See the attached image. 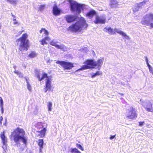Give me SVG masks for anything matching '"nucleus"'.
<instances>
[{"mask_svg": "<svg viewBox=\"0 0 153 153\" xmlns=\"http://www.w3.org/2000/svg\"><path fill=\"white\" fill-rule=\"evenodd\" d=\"M88 26V24L85 18L81 17L79 18L77 22L70 26L67 30L74 33L81 32L83 30L86 29Z\"/></svg>", "mask_w": 153, "mask_h": 153, "instance_id": "1", "label": "nucleus"}, {"mask_svg": "<svg viewBox=\"0 0 153 153\" xmlns=\"http://www.w3.org/2000/svg\"><path fill=\"white\" fill-rule=\"evenodd\" d=\"M25 135V132L24 129L17 127L11 132L10 138L12 139L15 143H18L21 140L24 144H26L27 139Z\"/></svg>", "mask_w": 153, "mask_h": 153, "instance_id": "2", "label": "nucleus"}, {"mask_svg": "<svg viewBox=\"0 0 153 153\" xmlns=\"http://www.w3.org/2000/svg\"><path fill=\"white\" fill-rule=\"evenodd\" d=\"M28 35L27 33L23 34L22 36L16 40V42L20 41L18 49L21 52L26 51L30 47L29 41L27 39Z\"/></svg>", "mask_w": 153, "mask_h": 153, "instance_id": "3", "label": "nucleus"}, {"mask_svg": "<svg viewBox=\"0 0 153 153\" xmlns=\"http://www.w3.org/2000/svg\"><path fill=\"white\" fill-rule=\"evenodd\" d=\"M102 62V60L101 59H98L97 61H95L93 59H87L84 62L85 64H86V65L82 66L79 70L90 69L91 67L89 66V65L92 67H96L99 70H100L101 67Z\"/></svg>", "mask_w": 153, "mask_h": 153, "instance_id": "4", "label": "nucleus"}, {"mask_svg": "<svg viewBox=\"0 0 153 153\" xmlns=\"http://www.w3.org/2000/svg\"><path fill=\"white\" fill-rule=\"evenodd\" d=\"M68 1L70 3L71 10L72 12H76L79 14L81 12L82 10H83L84 5L80 4L71 0H68Z\"/></svg>", "mask_w": 153, "mask_h": 153, "instance_id": "5", "label": "nucleus"}, {"mask_svg": "<svg viewBox=\"0 0 153 153\" xmlns=\"http://www.w3.org/2000/svg\"><path fill=\"white\" fill-rule=\"evenodd\" d=\"M56 63L59 64L64 70H70L74 67V63L70 62L57 61Z\"/></svg>", "mask_w": 153, "mask_h": 153, "instance_id": "6", "label": "nucleus"}, {"mask_svg": "<svg viewBox=\"0 0 153 153\" xmlns=\"http://www.w3.org/2000/svg\"><path fill=\"white\" fill-rule=\"evenodd\" d=\"M137 115L135 109L131 107L127 112L126 117L129 119L133 120L136 118Z\"/></svg>", "mask_w": 153, "mask_h": 153, "instance_id": "7", "label": "nucleus"}, {"mask_svg": "<svg viewBox=\"0 0 153 153\" xmlns=\"http://www.w3.org/2000/svg\"><path fill=\"white\" fill-rule=\"evenodd\" d=\"M65 18L67 22L70 23L76 21L77 19V16L71 14L68 15L65 17Z\"/></svg>", "mask_w": 153, "mask_h": 153, "instance_id": "8", "label": "nucleus"}, {"mask_svg": "<svg viewBox=\"0 0 153 153\" xmlns=\"http://www.w3.org/2000/svg\"><path fill=\"white\" fill-rule=\"evenodd\" d=\"M52 79L48 78L45 81V85L44 86V89L45 92L51 89V82Z\"/></svg>", "mask_w": 153, "mask_h": 153, "instance_id": "9", "label": "nucleus"}, {"mask_svg": "<svg viewBox=\"0 0 153 153\" xmlns=\"http://www.w3.org/2000/svg\"><path fill=\"white\" fill-rule=\"evenodd\" d=\"M61 12V10L58 7L57 5L54 4L52 10V13L53 15L56 16H59L60 15Z\"/></svg>", "mask_w": 153, "mask_h": 153, "instance_id": "10", "label": "nucleus"}, {"mask_svg": "<svg viewBox=\"0 0 153 153\" xmlns=\"http://www.w3.org/2000/svg\"><path fill=\"white\" fill-rule=\"evenodd\" d=\"M94 22L95 24L99 23L104 24L105 22V19H101L99 16H97L96 17L95 20L94 21Z\"/></svg>", "mask_w": 153, "mask_h": 153, "instance_id": "11", "label": "nucleus"}, {"mask_svg": "<svg viewBox=\"0 0 153 153\" xmlns=\"http://www.w3.org/2000/svg\"><path fill=\"white\" fill-rule=\"evenodd\" d=\"M109 6L111 8H113L117 7L118 3L116 0H110Z\"/></svg>", "mask_w": 153, "mask_h": 153, "instance_id": "12", "label": "nucleus"}, {"mask_svg": "<svg viewBox=\"0 0 153 153\" xmlns=\"http://www.w3.org/2000/svg\"><path fill=\"white\" fill-rule=\"evenodd\" d=\"M5 132L4 131L1 132L0 134V138L1 139L3 144L4 145H6L7 142L6 137L5 136Z\"/></svg>", "mask_w": 153, "mask_h": 153, "instance_id": "13", "label": "nucleus"}, {"mask_svg": "<svg viewBox=\"0 0 153 153\" xmlns=\"http://www.w3.org/2000/svg\"><path fill=\"white\" fill-rule=\"evenodd\" d=\"M38 146H39V152L40 153L42 152V149L43 148L44 144V140L43 139H39L38 143Z\"/></svg>", "mask_w": 153, "mask_h": 153, "instance_id": "14", "label": "nucleus"}, {"mask_svg": "<svg viewBox=\"0 0 153 153\" xmlns=\"http://www.w3.org/2000/svg\"><path fill=\"white\" fill-rule=\"evenodd\" d=\"M96 14V13L94 10H91L87 13L85 16L87 17L91 18Z\"/></svg>", "mask_w": 153, "mask_h": 153, "instance_id": "15", "label": "nucleus"}, {"mask_svg": "<svg viewBox=\"0 0 153 153\" xmlns=\"http://www.w3.org/2000/svg\"><path fill=\"white\" fill-rule=\"evenodd\" d=\"M46 131V128H44L43 129L41 130L37 131V132L39 133L38 135V136H39L40 137L42 138L44 137L45 135Z\"/></svg>", "mask_w": 153, "mask_h": 153, "instance_id": "16", "label": "nucleus"}, {"mask_svg": "<svg viewBox=\"0 0 153 153\" xmlns=\"http://www.w3.org/2000/svg\"><path fill=\"white\" fill-rule=\"evenodd\" d=\"M46 124L42 122H38L36 124V127L38 129H40L44 128H46L45 127L46 126Z\"/></svg>", "mask_w": 153, "mask_h": 153, "instance_id": "17", "label": "nucleus"}, {"mask_svg": "<svg viewBox=\"0 0 153 153\" xmlns=\"http://www.w3.org/2000/svg\"><path fill=\"white\" fill-rule=\"evenodd\" d=\"M104 29L105 32H108V33L110 34H115V30H117L116 29H113L111 27H109L108 28L105 27Z\"/></svg>", "mask_w": 153, "mask_h": 153, "instance_id": "18", "label": "nucleus"}, {"mask_svg": "<svg viewBox=\"0 0 153 153\" xmlns=\"http://www.w3.org/2000/svg\"><path fill=\"white\" fill-rule=\"evenodd\" d=\"M145 18H144L143 20H142V21L141 22V23L144 25H145L146 26H149V25H150V24L151 23L150 22V21L149 19L147 20L146 19V17Z\"/></svg>", "mask_w": 153, "mask_h": 153, "instance_id": "19", "label": "nucleus"}, {"mask_svg": "<svg viewBox=\"0 0 153 153\" xmlns=\"http://www.w3.org/2000/svg\"><path fill=\"white\" fill-rule=\"evenodd\" d=\"M49 40H50V38L48 36H46L40 40V41L41 42V44L42 45H44L45 44H47V43L46 42V41Z\"/></svg>", "mask_w": 153, "mask_h": 153, "instance_id": "20", "label": "nucleus"}, {"mask_svg": "<svg viewBox=\"0 0 153 153\" xmlns=\"http://www.w3.org/2000/svg\"><path fill=\"white\" fill-rule=\"evenodd\" d=\"M37 55V54L35 51H32L28 55V57L30 58H33L36 57Z\"/></svg>", "mask_w": 153, "mask_h": 153, "instance_id": "21", "label": "nucleus"}, {"mask_svg": "<svg viewBox=\"0 0 153 153\" xmlns=\"http://www.w3.org/2000/svg\"><path fill=\"white\" fill-rule=\"evenodd\" d=\"M152 104L151 103L149 104V108L146 107V110L148 112H153V108H152Z\"/></svg>", "mask_w": 153, "mask_h": 153, "instance_id": "22", "label": "nucleus"}, {"mask_svg": "<svg viewBox=\"0 0 153 153\" xmlns=\"http://www.w3.org/2000/svg\"><path fill=\"white\" fill-rule=\"evenodd\" d=\"M71 153H81L76 148H71Z\"/></svg>", "mask_w": 153, "mask_h": 153, "instance_id": "23", "label": "nucleus"}, {"mask_svg": "<svg viewBox=\"0 0 153 153\" xmlns=\"http://www.w3.org/2000/svg\"><path fill=\"white\" fill-rule=\"evenodd\" d=\"M43 31L44 32V33L47 36L48 35V31L45 28H42L39 31V32L41 33Z\"/></svg>", "mask_w": 153, "mask_h": 153, "instance_id": "24", "label": "nucleus"}, {"mask_svg": "<svg viewBox=\"0 0 153 153\" xmlns=\"http://www.w3.org/2000/svg\"><path fill=\"white\" fill-rule=\"evenodd\" d=\"M146 16H147L150 21L152 20L153 21V14L151 13H149L147 15H146Z\"/></svg>", "mask_w": 153, "mask_h": 153, "instance_id": "25", "label": "nucleus"}, {"mask_svg": "<svg viewBox=\"0 0 153 153\" xmlns=\"http://www.w3.org/2000/svg\"><path fill=\"white\" fill-rule=\"evenodd\" d=\"M45 78L48 79V74L46 73H43L42 74V76L41 77L40 80L41 81Z\"/></svg>", "mask_w": 153, "mask_h": 153, "instance_id": "26", "label": "nucleus"}, {"mask_svg": "<svg viewBox=\"0 0 153 153\" xmlns=\"http://www.w3.org/2000/svg\"><path fill=\"white\" fill-rule=\"evenodd\" d=\"M52 106V103L51 102H49L48 103V111H50L51 110V107Z\"/></svg>", "mask_w": 153, "mask_h": 153, "instance_id": "27", "label": "nucleus"}, {"mask_svg": "<svg viewBox=\"0 0 153 153\" xmlns=\"http://www.w3.org/2000/svg\"><path fill=\"white\" fill-rule=\"evenodd\" d=\"M117 33L119 34L120 35H122L124 37L127 36L126 34L123 31H116Z\"/></svg>", "mask_w": 153, "mask_h": 153, "instance_id": "28", "label": "nucleus"}, {"mask_svg": "<svg viewBox=\"0 0 153 153\" xmlns=\"http://www.w3.org/2000/svg\"><path fill=\"white\" fill-rule=\"evenodd\" d=\"M55 47L56 48L61 49H64V46L63 45H58L56 44V45L55 46Z\"/></svg>", "mask_w": 153, "mask_h": 153, "instance_id": "29", "label": "nucleus"}, {"mask_svg": "<svg viewBox=\"0 0 153 153\" xmlns=\"http://www.w3.org/2000/svg\"><path fill=\"white\" fill-rule=\"evenodd\" d=\"M102 73H100V72L97 71L96 72L93 74L91 76V77L92 78H94L97 75H99L101 74Z\"/></svg>", "mask_w": 153, "mask_h": 153, "instance_id": "30", "label": "nucleus"}, {"mask_svg": "<svg viewBox=\"0 0 153 153\" xmlns=\"http://www.w3.org/2000/svg\"><path fill=\"white\" fill-rule=\"evenodd\" d=\"M76 146L79 149L81 150L82 151L84 150V149L82 147V146L81 145H80V144H79L78 143H76Z\"/></svg>", "mask_w": 153, "mask_h": 153, "instance_id": "31", "label": "nucleus"}, {"mask_svg": "<svg viewBox=\"0 0 153 153\" xmlns=\"http://www.w3.org/2000/svg\"><path fill=\"white\" fill-rule=\"evenodd\" d=\"M45 8V5L44 4H43L39 6V10L40 11H41L44 10Z\"/></svg>", "mask_w": 153, "mask_h": 153, "instance_id": "32", "label": "nucleus"}, {"mask_svg": "<svg viewBox=\"0 0 153 153\" xmlns=\"http://www.w3.org/2000/svg\"><path fill=\"white\" fill-rule=\"evenodd\" d=\"M7 0L11 4H16V0Z\"/></svg>", "mask_w": 153, "mask_h": 153, "instance_id": "33", "label": "nucleus"}, {"mask_svg": "<svg viewBox=\"0 0 153 153\" xmlns=\"http://www.w3.org/2000/svg\"><path fill=\"white\" fill-rule=\"evenodd\" d=\"M147 66L148 67L150 72L153 74V70L151 67L150 66L149 64L147 65Z\"/></svg>", "mask_w": 153, "mask_h": 153, "instance_id": "34", "label": "nucleus"}, {"mask_svg": "<svg viewBox=\"0 0 153 153\" xmlns=\"http://www.w3.org/2000/svg\"><path fill=\"white\" fill-rule=\"evenodd\" d=\"M149 0H144L143 1L140 2V4H141V5H143V4H145Z\"/></svg>", "mask_w": 153, "mask_h": 153, "instance_id": "35", "label": "nucleus"}, {"mask_svg": "<svg viewBox=\"0 0 153 153\" xmlns=\"http://www.w3.org/2000/svg\"><path fill=\"white\" fill-rule=\"evenodd\" d=\"M0 107H2L3 106V102L2 100V99L1 97H0Z\"/></svg>", "mask_w": 153, "mask_h": 153, "instance_id": "36", "label": "nucleus"}, {"mask_svg": "<svg viewBox=\"0 0 153 153\" xmlns=\"http://www.w3.org/2000/svg\"><path fill=\"white\" fill-rule=\"evenodd\" d=\"M50 45L55 46L56 45V43L55 42H53V41H51L50 43Z\"/></svg>", "mask_w": 153, "mask_h": 153, "instance_id": "37", "label": "nucleus"}, {"mask_svg": "<svg viewBox=\"0 0 153 153\" xmlns=\"http://www.w3.org/2000/svg\"><path fill=\"white\" fill-rule=\"evenodd\" d=\"M14 72L15 74H17L18 75H19L21 72L16 70H15Z\"/></svg>", "mask_w": 153, "mask_h": 153, "instance_id": "38", "label": "nucleus"}, {"mask_svg": "<svg viewBox=\"0 0 153 153\" xmlns=\"http://www.w3.org/2000/svg\"><path fill=\"white\" fill-rule=\"evenodd\" d=\"M40 74H37L36 75V76L37 77V78L39 80V81H41V80H40L41 78L40 77Z\"/></svg>", "mask_w": 153, "mask_h": 153, "instance_id": "39", "label": "nucleus"}, {"mask_svg": "<svg viewBox=\"0 0 153 153\" xmlns=\"http://www.w3.org/2000/svg\"><path fill=\"white\" fill-rule=\"evenodd\" d=\"M144 123V121L140 122H139V125L140 126H141L143 125V123Z\"/></svg>", "mask_w": 153, "mask_h": 153, "instance_id": "40", "label": "nucleus"}, {"mask_svg": "<svg viewBox=\"0 0 153 153\" xmlns=\"http://www.w3.org/2000/svg\"><path fill=\"white\" fill-rule=\"evenodd\" d=\"M19 76V78H21L23 77V74L21 72L18 75Z\"/></svg>", "mask_w": 153, "mask_h": 153, "instance_id": "41", "label": "nucleus"}, {"mask_svg": "<svg viewBox=\"0 0 153 153\" xmlns=\"http://www.w3.org/2000/svg\"><path fill=\"white\" fill-rule=\"evenodd\" d=\"M27 88L29 90H30L31 87L29 83H27Z\"/></svg>", "mask_w": 153, "mask_h": 153, "instance_id": "42", "label": "nucleus"}, {"mask_svg": "<svg viewBox=\"0 0 153 153\" xmlns=\"http://www.w3.org/2000/svg\"><path fill=\"white\" fill-rule=\"evenodd\" d=\"M13 20L14 21V22H13V24L14 25L17 24H18V22L16 21V19H13Z\"/></svg>", "mask_w": 153, "mask_h": 153, "instance_id": "43", "label": "nucleus"}, {"mask_svg": "<svg viewBox=\"0 0 153 153\" xmlns=\"http://www.w3.org/2000/svg\"><path fill=\"white\" fill-rule=\"evenodd\" d=\"M3 120V117L1 116L0 117V125H1L2 124V121Z\"/></svg>", "mask_w": 153, "mask_h": 153, "instance_id": "44", "label": "nucleus"}, {"mask_svg": "<svg viewBox=\"0 0 153 153\" xmlns=\"http://www.w3.org/2000/svg\"><path fill=\"white\" fill-rule=\"evenodd\" d=\"M145 60H146L147 65L149 64L148 63V59L146 57H145Z\"/></svg>", "mask_w": 153, "mask_h": 153, "instance_id": "45", "label": "nucleus"}, {"mask_svg": "<svg viewBox=\"0 0 153 153\" xmlns=\"http://www.w3.org/2000/svg\"><path fill=\"white\" fill-rule=\"evenodd\" d=\"M115 136V135H114L113 136H111L110 137V139L111 140L113 139Z\"/></svg>", "mask_w": 153, "mask_h": 153, "instance_id": "46", "label": "nucleus"}, {"mask_svg": "<svg viewBox=\"0 0 153 153\" xmlns=\"http://www.w3.org/2000/svg\"><path fill=\"white\" fill-rule=\"evenodd\" d=\"M1 113L3 114L4 112V109H3V106H2V107H1Z\"/></svg>", "mask_w": 153, "mask_h": 153, "instance_id": "47", "label": "nucleus"}, {"mask_svg": "<svg viewBox=\"0 0 153 153\" xmlns=\"http://www.w3.org/2000/svg\"><path fill=\"white\" fill-rule=\"evenodd\" d=\"M23 31H24L23 30H22V31H19V33H18L19 34V35L21 34Z\"/></svg>", "mask_w": 153, "mask_h": 153, "instance_id": "48", "label": "nucleus"}, {"mask_svg": "<svg viewBox=\"0 0 153 153\" xmlns=\"http://www.w3.org/2000/svg\"><path fill=\"white\" fill-rule=\"evenodd\" d=\"M11 15H12V17H13L15 19V18L16 17V16L14 15H13V14L12 13H11Z\"/></svg>", "mask_w": 153, "mask_h": 153, "instance_id": "49", "label": "nucleus"}, {"mask_svg": "<svg viewBox=\"0 0 153 153\" xmlns=\"http://www.w3.org/2000/svg\"><path fill=\"white\" fill-rule=\"evenodd\" d=\"M25 78L26 81L27 82V84L29 83L28 81V79H27V78L26 77H25Z\"/></svg>", "mask_w": 153, "mask_h": 153, "instance_id": "50", "label": "nucleus"}, {"mask_svg": "<svg viewBox=\"0 0 153 153\" xmlns=\"http://www.w3.org/2000/svg\"><path fill=\"white\" fill-rule=\"evenodd\" d=\"M150 27H153V24L152 23H151L150 24Z\"/></svg>", "mask_w": 153, "mask_h": 153, "instance_id": "51", "label": "nucleus"}, {"mask_svg": "<svg viewBox=\"0 0 153 153\" xmlns=\"http://www.w3.org/2000/svg\"><path fill=\"white\" fill-rule=\"evenodd\" d=\"M120 94L122 96H123L124 95L123 94Z\"/></svg>", "mask_w": 153, "mask_h": 153, "instance_id": "52", "label": "nucleus"}]
</instances>
